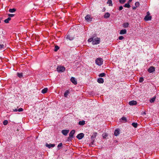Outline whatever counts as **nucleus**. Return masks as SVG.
Segmentation results:
<instances>
[{"label":"nucleus","mask_w":159,"mask_h":159,"mask_svg":"<svg viewBox=\"0 0 159 159\" xmlns=\"http://www.w3.org/2000/svg\"><path fill=\"white\" fill-rule=\"evenodd\" d=\"M95 61V63L98 66H101L103 64V60L101 58L98 57L96 58Z\"/></svg>","instance_id":"f257e3e1"},{"label":"nucleus","mask_w":159,"mask_h":159,"mask_svg":"<svg viewBox=\"0 0 159 159\" xmlns=\"http://www.w3.org/2000/svg\"><path fill=\"white\" fill-rule=\"evenodd\" d=\"M65 69H66L65 67L61 65L58 66L57 68V71L59 73H61L64 72Z\"/></svg>","instance_id":"f03ea898"},{"label":"nucleus","mask_w":159,"mask_h":159,"mask_svg":"<svg viewBox=\"0 0 159 159\" xmlns=\"http://www.w3.org/2000/svg\"><path fill=\"white\" fill-rule=\"evenodd\" d=\"M100 42V39L99 38H98V37H97L95 38H93V44H97L99 43Z\"/></svg>","instance_id":"7ed1b4c3"},{"label":"nucleus","mask_w":159,"mask_h":159,"mask_svg":"<svg viewBox=\"0 0 159 159\" xmlns=\"http://www.w3.org/2000/svg\"><path fill=\"white\" fill-rule=\"evenodd\" d=\"M150 13L149 12H147V15L145 16L144 19L146 21H148L151 20L152 17L149 16Z\"/></svg>","instance_id":"20e7f679"},{"label":"nucleus","mask_w":159,"mask_h":159,"mask_svg":"<svg viewBox=\"0 0 159 159\" xmlns=\"http://www.w3.org/2000/svg\"><path fill=\"white\" fill-rule=\"evenodd\" d=\"M92 18L89 15H87L85 17V20L87 22L91 21L92 20Z\"/></svg>","instance_id":"39448f33"},{"label":"nucleus","mask_w":159,"mask_h":159,"mask_svg":"<svg viewBox=\"0 0 159 159\" xmlns=\"http://www.w3.org/2000/svg\"><path fill=\"white\" fill-rule=\"evenodd\" d=\"M84 136V134L83 133H80L78 134L76 136V138L79 139H82Z\"/></svg>","instance_id":"423d86ee"},{"label":"nucleus","mask_w":159,"mask_h":159,"mask_svg":"<svg viewBox=\"0 0 159 159\" xmlns=\"http://www.w3.org/2000/svg\"><path fill=\"white\" fill-rule=\"evenodd\" d=\"M155 70V68L153 66H151L150 67L148 70V71L149 73H152Z\"/></svg>","instance_id":"0eeeda50"},{"label":"nucleus","mask_w":159,"mask_h":159,"mask_svg":"<svg viewBox=\"0 0 159 159\" xmlns=\"http://www.w3.org/2000/svg\"><path fill=\"white\" fill-rule=\"evenodd\" d=\"M12 110L14 112H22L23 111V109L21 108H19L18 109H12Z\"/></svg>","instance_id":"6e6552de"},{"label":"nucleus","mask_w":159,"mask_h":159,"mask_svg":"<svg viewBox=\"0 0 159 159\" xmlns=\"http://www.w3.org/2000/svg\"><path fill=\"white\" fill-rule=\"evenodd\" d=\"M70 81L74 84H77V81L75 77H71L70 79Z\"/></svg>","instance_id":"1a4fd4ad"},{"label":"nucleus","mask_w":159,"mask_h":159,"mask_svg":"<svg viewBox=\"0 0 159 159\" xmlns=\"http://www.w3.org/2000/svg\"><path fill=\"white\" fill-rule=\"evenodd\" d=\"M120 130L119 129H116L114 132V135L117 136L120 134Z\"/></svg>","instance_id":"9d476101"},{"label":"nucleus","mask_w":159,"mask_h":159,"mask_svg":"<svg viewBox=\"0 0 159 159\" xmlns=\"http://www.w3.org/2000/svg\"><path fill=\"white\" fill-rule=\"evenodd\" d=\"M46 146L47 147L49 148H53L55 147V144H48V143H46Z\"/></svg>","instance_id":"9b49d317"},{"label":"nucleus","mask_w":159,"mask_h":159,"mask_svg":"<svg viewBox=\"0 0 159 159\" xmlns=\"http://www.w3.org/2000/svg\"><path fill=\"white\" fill-rule=\"evenodd\" d=\"M137 104V102L136 101L133 100L131 101H130L129 102V104L130 106H133L134 105H136Z\"/></svg>","instance_id":"f8f14e48"},{"label":"nucleus","mask_w":159,"mask_h":159,"mask_svg":"<svg viewBox=\"0 0 159 159\" xmlns=\"http://www.w3.org/2000/svg\"><path fill=\"white\" fill-rule=\"evenodd\" d=\"M75 132V130H72L70 132L69 134V136L70 137H72L73 138V135Z\"/></svg>","instance_id":"ddd939ff"},{"label":"nucleus","mask_w":159,"mask_h":159,"mask_svg":"<svg viewBox=\"0 0 159 159\" xmlns=\"http://www.w3.org/2000/svg\"><path fill=\"white\" fill-rule=\"evenodd\" d=\"M69 131L67 130H63L61 131L62 133L64 135L66 136L69 133Z\"/></svg>","instance_id":"4468645a"},{"label":"nucleus","mask_w":159,"mask_h":159,"mask_svg":"<svg viewBox=\"0 0 159 159\" xmlns=\"http://www.w3.org/2000/svg\"><path fill=\"white\" fill-rule=\"evenodd\" d=\"M127 33V31L125 29H123L122 30L120 31V32L119 33L120 34H126Z\"/></svg>","instance_id":"2eb2a0df"},{"label":"nucleus","mask_w":159,"mask_h":159,"mask_svg":"<svg viewBox=\"0 0 159 159\" xmlns=\"http://www.w3.org/2000/svg\"><path fill=\"white\" fill-rule=\"evenodd\" d=\"M110 14L109 12H106L104 15V17L105 18H107L110 17Z\"/></svg>","instance_id":"dca6fc26"},{"label":"nucleus","mask_w":159,"mask_h":159,"mask_svg":"<svg viewBox=\"0 0 159 159\" xmlns=\"http://www.w3.org/2000/svg\"><path fill=\"white\" fill-rule=\"evenodd\" d=\"M8 16L9 17L4 20V22L6 23H8L10 20V14H8Z\"/></svg>","instance_id":"f3484780"},{"label":"nucleus","mask_w":159,"mask_h":159,"mask_svg":"<svg viewBox=\"0 0 159 159\" xmlns=\"http://www.w3.org/2000/svg\"><path fill=\"white\" fill-rule=\"evenodd\" d=\"M98 82L99 83H103L104 82L103 79L100 78L98 79Z\"/></svg>","instance_id":"a211bd4d"},{"label":"nucleus","mask_w":159,"mask_h":159,"mask_svg":"<svg viewBox=\"0 0 159 159\" xmlns=\"http://www.w3.org/2000/svg\"><path fill=\"white\" fill-rule=\"evenodd\" d=\"M129 24L128 23H125L123 24V26L125 28H126L128 27Z\"/></svg>","instance_id":"6ab92c4d"},{"label":"nucleus","mask_w":159,"mask_h":159,"mask_svg":"<svg viewBox=\"0 0 159 159\" xmlns=\"http://www.w3.org/2000/svg\"><path fill=\"white\" fill-rule=\"evenodd\" d=\"M48 90V88H45L42 90L41 92L43 93H45L47 92Z\"/></svg>","instance_id":"aec40b11"},{"label":"nucleus","mask_w":159,"mask_h":159,"mask_svg":"<svg viewBox=\"0 0 159 159\" xmlns=\"http://www.w3.org/2000/svg\"><path fill=\"white\" fill-rule=\"evenodd\" d=\"M69 93V91L68 90H66L64 93V96L65 97H67L68 94Z\"/></svg>","instance_id":"412c9836"},{"label":"nucleus","mask_w":159,"mask_h":159,"mask_svg":"<svg viewBox=\"0 0 159 159\" xmlns=\"http://www.w3.org/2000/svg\"><path fill=\"white\" fill-rule=\"evenodd\" d=\"M129 3L128 2L126 3H125V5H124V7H127L129 8L130 7V6L129 5Z\"/></svg>","instance_id":"4be33fe9"},{"label":"nucleus","mask_w":159,"mask_h":159,"mask_svg":"<svg viewBox=\"0 0 159 159\" xmlns=\"http://www.w3.org/2000/svg\"><path fill=\"white\" fill-rule=\"evenodd\" d=\"M85 121L84 120L80 121L79 122V124L80 125H83L85 124Z\"/></svg>","instance_id":"5701e85b"},{"label":"nucleus","mask_w":159,"mask_h":159,"mask_svg":"<svg viewBox=\"0 0 159 159\" xmlns=\"http://www.w3.org/2000/svg\"><path fill=\"white\" fill-rule=\"evenodd\" d=\"M17 76L20 78H21L22 77L23 73H17Z\"/></svg>","instance_id":"b1692460"},{"label":"nucleus","mask_w":159,"mask_h":159,"mask_svg":"<svg viewBox=\"0 0 159 159\" xmlns=\"http://www.w3.org/2000/svg\"><path fill=\"white\" fill-rule=\"evenodd\" d=\"M5 48V46L3 44H0V50H3Z\"/></svg>","instance_id":"393cba45"},{"label":"nucleus","mask_w":159,"mask_h":159,"mask_svg":"<svg viewBox=\"0 0 159 159\" xmlns=\"http://www.w3.org/2000/svg\"><path fill=\"white\" fill-rule=\"evenodd\" d=\"M132 125L134 128H136L137 127L138 124L137 123L133 122L132 123Z\"/></svg>","instance_id":"a878e982"},{"label":"nucleus","mask_w":159,"mask_h":159,"mask_svg":"<svg viewBox=\"0 0 159 159\" xmlns=\"http://www.w3.org/2000/svg\"><path fill=\"white\" fill-rule=\"evenodd\" d=\"M66 38L67 39H68L70 40H73V38L72 37H70V36L69 35H67L66 36Z\"/></svg>","instance_id":"bb28decb"},{"label":"nucleus","mask_w":159,"mask_h":159,"mask_svg":"<svg viewBox=\"0 0 159 159\" xmlns=\"http://www.w3.org/2000/svg\"><path fill=\"white\" fill-rule=\"evenodd\" d=\"M112 2L111 0H108L107 3L109 4V6H112Z\"/></svg>","instance_id":"cd10ccee"},{"label":"nucleus","mask_w":159,"mask_h":159,"mask_svg":"<svg viewBox=\"0 0 159 159\" xmlns=\"http://www.w3.org/2000/svg\"><path fill=\"white\" fill-rule=\"evenodd\" d=\"M59 48L58 47V46L57 45L55 46V48H54V51L57 52L59 49Z\"/></svg>","instance_id":"c85d7f7f"},{"label":"nucleus","mask_w":159,"mask_h":159,"mask_svg":"<svg viewBox=\"0 0 159 159\" xmlns=\"http://www.w3.org/2000/svg\"><path fill=\"white\" fill-rule=\"evenodd\" d=\"M93 37H92V38H90L88 40V41L89 42H92V43H93Z\"/></svg>","instance_id":"c756f323"},{"label":"nucleus","mask_w":159,"mask_h":159,"mask_svg":"<svg viewBox=\"0 0 159 159\" xmlns=\"http://www.w3.org/2000/svg\"><path fill=\"white\" fill-rule=\"evenodd\" d=\"M155 98L156 97H153L150 100V102L151 103L155 101Z\"/></svg>","instance_id":"7c9ffc66"},{"label":"nucleus","mask_w":159,"mask_h":159,"mask_svg":"<svg viewBox=\"0 0 159 159\" xmlns=\"http://www.w3.org/2000/svg\"><path fill=\"white\" fill-rule=\"evenodd\" d=\"M106 75V74L104 73H102L100 74L99 75V76L100 77H103L104 76Z\"/></svg>","instance_id":"2f4dec72"},{"label":"nucleus","mask_w":159,"mask_h":159,"mask_svg":"<svg viewBox=\"0 0 159 159\" xmlns=\"http://www.w3.org/2000/svg\"><path fill=\"white\" fill-rule=\"evenodd\" d=\"M121 119L122 121H123L124 122H126V118L125 117H122Z\"/></svg>","instance_id":"473e14b6"},{"label":"nucleus","mask_w":159,"mask_h":159,"mask_svg":"<svg viewBox=\"0 0 159 159\" xmlns=\"http://www.w3.org/2000/svg\"><path fill=\"white\" fill-rule=\"evenodd\" d=\"M16 10L15 8L11 9V13H13L16 11Z\"/></svg>","instance_id":"72a5a7b5"},{"label":"nucleus","mask_w":159,"mask_h":159,"mask_svg":"<svg viewBox=\"0 0 159 159\" xmlns=\"http://www.w3.org/2000/svg\"><path fill=\"white\" fill-rule=\"evenodd\" d=\"M8 122L7 120H4L3 121V124L4 125H6L8 124Z\"/></svg>","instance_id":"f704fd0d"},{"label":"nucleus","mask_w":159,"mask_h":159,"mask_svg":"<svg viewBox=\"0 0 159 159\" xmlns=\"http://www.w3.org/2000/svg\"><path fill=\"white\" fill-rule=\"evenodd\" d=\"M126 1V0H119V2L121 4L124 3Z\"/></svg>","instance_id":"c9c22d12"},{"label":"nucleus","mask_w":159,"mask_h":159,"mask_svg":"<svg viewBox=\"0 0 159 159\" xmlns=\"http://www.w3.org/2000/svg\"><path fill=\"white\" fill-rule=\"evenodd\" d=\"M135 5L136 7L139 6V2H136L135 3Z\"/></svg>","instance_id":"e433bc0d"},{"label":"nucleus","mask_w":159,"mask_h":159,"mask_svg":"<svg viewBox=\"0 0 159 159\" xmlns=\"http://www.w3.org/2000/svg\"><path fill=\"white\" fill-rule=\"evenodd\" d=\"M97 134V133H94L93 134V135H92V136L91 137V138H92L93 137L95 138Z\"/></svg>","instance_id":"4c0bfd02"},{"label":"nucleus","mask_w":159,"mask_h":159,"mask_svg":"<svg viewBox=\"0 0 159 159\" xmlns=\"http://www.w3.org/2000/svg\"><path fill=\"white\" fill-rule=\"evenodd\" d=\"M139 82H142L143 81V77H140L139 79Z\"/></svg>","instance_id":"58836bf2"},{"label":"nucleus","mask_w":159,"mask_h":159,"mask_svg":"<svg viewBox=\"0 0 159 159\" xmlns=\"http://www.w3.org/2000/svg\"><path fill=\"white\" fill-rule=\"evenodd\" d=\"M118 38L119 40H121L123 39H124V37L123 36H119Z\"/></svg>","instance_id":"ea45409f"},{"label":"nucleus","mask_w":159,"mask_h":159,"mask_svg":"<svg viewBox=\"0 0 159 159\" xmlns=\"http://www.w3.org/2000/svg\"><path fill=\"white\" fill-rule=\"evenodd\" d=\"M62 145V143H59L57 145V147L58 148H59L60 147H61Z\"/></svg>","instance_id":"a19ab883"},{"label":"nucleus","mask_w":159,"mask_h":159,"mask_svg":"<svg viewBox=\"0 0 159 159\" xmlns=\"http://www.w3.org/2000/svg\"><path fill=\"white\" fill-rule=\"evenodd\" d=\"M72 137H70V136H69V137H68L67 141H70L71 140V139H72Z\"/></svg>","instance_id":"79ce46f5"},{"label":"nucleus","mask_w":159,"mask_h":159,"mask_svg":"<svg viewBox=\"0 0 159 159\" xmlns=\"http://www.w3.org/2000/svg\"><path fill=\"white\" fill-rule=\"evenodd\" d=\"M94 141L92 142L91 143L89 144V145L90 146L92 147L93 145Z\"/></svg>","instance_id":"37998d69"},{"label":"nucleus","mask_w":159,"mask_h":159,"mask_svg":"<svg viewBox=\"0 0 159 159\" xmlns=\"http://www.w3.org/2000/svg\"><path fill=\"white\" fill-rule=\"evenodd\" d=\"M123 7L122 6H120L119 7V10L120 11V10H122L123 9Z\"/></svg>","instance_id":"c03bdc74"},{"label":"nucleus","mask_w":159,"mask_h":159,"mask_svg":"<svg viewBox=\"0 0 159 159\" xmlns=\"http://www.w3.org/2000/svg\"><path fill=\"white\" fill-rule=\"evenodd\" d=\"M15 14H11V18L15 16Z\"/></svg>","instance_id":"a18cd8bd"},{"label":"nucleus","mask_w":159,"mask_h":159,"mask_svg":"<svg viewBox=\"0 0 159 159\" xmlns=\"http://www.w3.org/2000/svg\"><path fill=\"white\" fill-rule=\"evenodd\" d=\"M136 7L135 6V7H133L132 8H133V10H135L136 8Z\"/></svg>","instance_id":"49530a36"},{"label":"nucleus","mask_w":159,"mask_h":159,"mask_svg":"<svg viewBox=\"0 0 159 159\" xmlns=\"http://www.w3.org/2000/svg\"><path fill=\"white\" fill-rule=\"evenodd\" d=\"M132 0H129L128 2L130 3L132 1Z\"/></svg>","instance_id":"de8ad7c7"},{"label":"nucleus","mask_w":159,"mask_h":159,"mask_svg":"<svg viewBox=\"0 0 159 159\" xmlns=\"http://www.w3.org/2000/svg\"><path fill=\"white\" fill-rule=\"evenodd\" d=\"M105 10V8H104L103 9H102V11H104Z\"/></svg>","instance_id":"09e8293b"},{"label":"nucleus","mask_w":159,"mask_h":159,"mask_svg":"<svg viewBox=\"0 0 159 159\" xmlns=\"http://www.w3.org/2000/svg\"><path fill=\"white\" fill-rule=\"evenodd\" d=\"M6 149L7 151H9V150H9V148H7H7H6Z\"/></svg>","instance_id":"8fccbe9b"},{"label":"nucleus","mask_w":159,"mask_h":159,"mask_svg":"<svg viewBox=\"0 0 159 159\" xmlns=\"http://www.w3.org/2000/svg\"><path fill=\"white\" fill-rule=\"evenodd\" d=\"M10 8L8 10V11L10 12Z\"/></svg>","instance_id":"3c124183"},{"label":"nucleus","mask_w":159,"mask_h":159,"mask_svg":"<svg viewBox=\"0 0 159 159\" xmlns=\"http://www.w3.org/2000/svg\"><path fill=\"white\" fill-rule=\"evenodd\" d=\"M105 137H107V136L105 135V136H104V137H105Z\"/></svg>","instance_id":"603ef678"},{"label":"nucleus","mask_w":159,"mask_h":159,"mask_svg":"<svg viewBox=\"0 0 159 159\" xmlns=\"http://www.w3.org/2000/svg\"><path fill=\"white\" fill-rule=\"evenodd\" d=\"M105 137H107V136L105 135V136H104V137H105Z\"/></svg>","instance_id":"864d4df0"},{"label":"nucleus","mask_w":159,"mask_h":159,"mask_svg":"<svg viewBox=\"0 0 159 159\" xmlns=\"http://www.w3.org/2000/svg\"><path fill=\"white\" fill-rule=\"evenodd\" d=\"M105 137H107V136L105 135V136H104V137H105Z\"/></svg>","instance_id":"5fc2aeb1"},{"label":"nucleus","mask_w":159,"mask_h":159,"mask_svg":"<svg viewBox=\"0 0 159 159\" xmlns=\"http://www.w3.org/2000/svg\"><path fill=\"white\" fill-rule=\"evenodd\" d=\"M105 137H107V136L105 135V136H104V137H105Z\"/></svg>","instance_id":"6e6d98bb"}]
</instances>
